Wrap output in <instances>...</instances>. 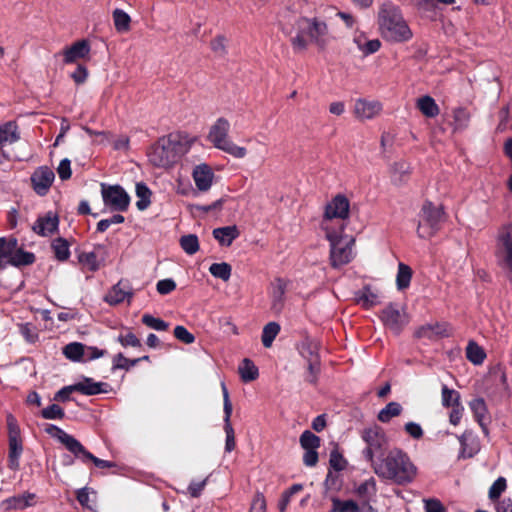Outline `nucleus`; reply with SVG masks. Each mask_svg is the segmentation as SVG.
Masks as SVG:
<instances>
[{"label":"nucleus","mask_w":512,"mask_h":512,"mask_svg":"<svg viewBox=\"0 0 512 512\" xmlns=\"http://www.w3.org/2000/svg\"><path fill=\"white\" fill-rule=\"evenodd\" d=\"M373 470L379 477L399 485L411 483L417 475L416 466L399 448L391 449L384 458L373 463Z\"/></svg>","instance_id":"obj_1"},{"label":"nucleus","mask_w":512,"mask_h":512,"mask_svg":"<svg viewBox=\"0 0 512 512\" xmlns=\"http://www.w3.org/2000/svg\"><path fill=\"white\" fill-rule=\"evenodd\" d=\"M297 33L291 38L294 51L302 52L309 44L324 49L328 43L329 30L325 21L317 17H301L296 21Z\"/></svg>","instance_id":"obj_2"},{"label":"nucleus","mask_w":512,"mask_h":512,"mask_svg":"<svg viewBox=\"0 0 512 512\" xmlns=\"http://www.w3.org/2000/svg\"><path fill=\"white\" fill-rule=\"evenodd\" d=\"M379 27L385 39L391 42H407L413 33L399 8L392 3H383L379 10Z\"/></svg>","instance_id":"obj_3"},{"label":"nucleus","mask_w":512,"mask_h":512,"mask_svg":"<svg viewBox=\"0 0 512 512\" xmlns=\"http://www.w3.org/2000/svg\"><path fill=\"white\" fill-rule=\"evenodd\" d=\"M188 151V141L171 134L155 143L148 152L149 162L155 167L168 168Z\"/></svg>","instance_id":"obj_4"},{"label":"nucleus","mask_w":512,"mask_h":512,"mask_svg":"<svg viewBox=\"0 0 512 512\" xmlns=\"http://www.w3.org/2000/svg\"><path fill=\"white\" fill-rule=\"evenodd\" d=\"M350 204L348 199L341 194L336 195L327 203L324 215L320 224L324 233H332L334 231L344 232L346 228V220L349 217Z\"/></svg>","instance_id":"obj_5"},{"label":"nucleus","mask_w":512,"mask_h":512,"mask_svg":"<svg viewBox=\"0 0 512 512\" xmlns=\"http://www.w3.org/2000/svg\"><path fill=\"white\" fill-rule=\"evenodd\" d=\"M230 122L224 118H218L210 127L208 140L213 146L236 159H243L247 155V149L239 146L229 137Z\"/></svg>","instance_id":"obj_6"},{"label":"nucleus","mask_w":512,"mask_h":512,"mask_svg":"<svg viewBox=\"0 0 512 512\" xmlns=\"http://www.w3.org/2000/svg\"><path fill=\"white\" fill-rule=\"evenodd\" d=\"M361 438L365 443L362 451L363 457L371 463H377V460L384 458L389 448V438L385 431L377 426L365 428L361 433Z\"/></svg>","instance_id":"obj_7"},{"label":"nucleus","mask_w":512,"mask_h":512,"mask_svg":"<svg viewBox=\"0 0 512 512\" xmlns=\"http://www.w3.org/2000/svg\"><path fill=\"white\" fill-rule=\"evenodd\" d=\"M47 432L58 439L71 453H73L77 458L81 459L83 463L91 461L96 467L102 469L112 468L115 466L113 462L102 460L94 456L92 453L87 451L76 438L69 435L61 428L55 425H50L47 428Z\"/></svg>","instance_id":"obj_8"},{"label":"nucleus","mask_w":512,"mask_h":512,"mask_svg":"<svg viewBox=\"0 0 512 512\" xmlns=\"http://www.w3.org/2000/svg\"><path fill=\"white\" fill-rule=\"evenodd\" d=\"M330 243V260L333 267H340L349 263L352 259L353 239L344 232L334 231L331 234L325 233Z\"/></svg>","instance_id":"obj_9"},{"label":"nucleus","mask_w":512,"mask_h":512,"mask_svg":"<svg viewBox=\"0 0 512 512\" xmlns=\"http://www.w3.org/2000/svg\"><path fill=\"white\" fill-rule=\"evenodd\" d=\"M444 218V212L440 206H436L431 202H426L422 209L417 227L418 236L422 239L433 237L440 229L441 222Z\"/></svg>","instance_id":"obj_10"},{"label":"nucleus","mask_w":512,"mask_h":512,"mask_svg":"<svg viewBox=\"0 0 512 512\" xmlns=\"http://www.w3.org/2000/svg\"><path fill=\"white\" fill-rule=\"evenodd\" d=\"M101 194L104 204L112 210L120 212L127 210L130 198L121 186L103 183L101 184Z\"/></svg>","instance_id":"obj_11"},{"label":"nucleus","mask_w":512,"mask_h":512,"mask_svg":"<svg viewBox=\"0 0 512 512\" xmlns=\"http://www.w3.org/2000/svg\"><path fill=\"white\" fill-rule=\"evenodd\" d=\"M497 258L512 282V225L505 226L500 232Z\"/></svg>","instance_id":"obj_12"},{"label":"nucleus","mask_w":512,"mask_h":512,"mask_svg":"<svg viewBox=\"0 0 512 512\" xmlns=\"http://www.w3.org/2000/svg\"><path fill=\"white\" fill-rule=\"evenodd\" d=\"M382 110V102L376 99L358 98L353 105V115L359 121L372 120L378 117Z\"/></svg>","instance_id":"obj_13"},{"label":"nucleus","mask_w":512,"mask_h":512,"mask_svg":"<svg viewBox=\"0 0 512 512\" xmlns=\"http://www.w3.org/2000/svg\"><path fill=\"white\" fill-rule=\"evenodd\" d=\"M107 256V249L104 245H96L92 251L80 252L77 256L78 262L83 271L95 272L97 271L102 263L105 261Z\"/></svg>","instance_id":"obj_14"},{"label":"nucleus","mask_w":512,"mask_h":512,"mask_svg":"<svg viewBox=\"0 0 512 512\" xmlns=\"http://www.w3.org/2000/svg\"><path fill=\"white\" fill-rule=\"evenodd\" d=\"M381 319L384 325L396 334L408 323L407 315L396 304H390L383 309Z\"/></svg>","instance_id":"obj_15"},{"label":"nucleus","mask_w":512,"mask_h":512,"mask_svg":"<svg viewBox=\"0 0 512 512\" xmlns=\"http://www.w3.org/2000/svg\"><path fill=\"white\" fill-rule=\"evenodd\" d=\"M223 393V410H224V431L226 433L225 450L231 452L235 448L234 429L230 422L232 414V404L229 398V393L224 382L221 383Z\"/></svg>","instance_id":"obj_16"},{"label":"nucleus","mask_w":512,"mask_h":512,"mask_svg":"<svg viewBox=\"0 0 512 512\" xmlns=\"http://www.w3.org/2000/svg\"><path fill=\"white\" fill-rule=\"evenodd\" d=\"M19 138L18 127L14 122L9 121L0 125V164L10 160V155L4 150V147L17 142Z\"/></svg>","instance_id":"obj_17"},{"label":"nucleus","mask_w":512,"mask_h":512,"mask_svg":"<svg viewBox=\"0 0 512 512\" xmlns=\"http://www.w3.org/2000/svg\"><path fill=\"white\" fill-rule=\"evenodd\" d=\"M55 179V174L52 169L46 166L37 168L31 176L33 189L35 192L44 196L49 191Z\"/></svg>","instance_id":"obj_18"},{"label":"nucleus","mask_w":512,"mask_h":512,"mask_svg":"<svg viewBox=\"0 0 512 512\" xmlns=\"http://www.w3.org/2000/svg\"><path fill=\"white\" fill-rule=\"evenodd\" d=\"M192 178L199 191L207 192L212 187L214 172L208 164L202 163L193 168Z\"/></svg>","instance_id":"obj_19"},{"label":"nucleus","mask_w":512,"mask_h":512,"mask_svg":"<svg viewBox=\"0 0 512 512\" xmlns=\"http://www.w3.org/2000/svg\"><path fill=\"white\" fill-rule=\"evenodd\" d=\"M450 327L445 322H435L421 326L415 332V336L419 339L437 340L441 337L449 336Z\"/></svg>","instance_id":"obj_20"},{"label":"nucleus","mask_w":512,"mask_h":512,"mask_svg":"<svg viewBox=\"0 0 512 512\" xmlns=\"http://www.w3.org/2000/svg\"><path fill=\"white\" fill-rule=\"evenodd\" d=\"M90 52V45L86 40H80L73 43L70 47L62 51L63 62L71 64L79 59L85 58Z\"/></svg>","instance_id":"obj_21"},{"label":"nucleus","mask_w":512,"mask_h":512,"mask_svg":"<svg viewBox=\"0 0 512 512\" xmlns=\"http://www.w3.org/2000/svg\"><path fill=\"white\" fill-rule=\"evenodd\" d=\"M36 495L34 493H24L5 499L1 502V508L4 510H23L35 505Z\"/></svg>","instance_id":"obj_22"},{"label":"nucleus","mask_w":512,"mask_h":512,"mask_svg":"<svg viewBox=\"0 0 512 512\" xmlns=\"http://www.w3.org/2000/svg\"><path fill=\"white\" fill-rule=\"evenodd\" d=\"M381 295L378 290L365 286L355 293V301L365 309H369L380 303Z\"/></svg>","instance_id":"obj_23"},{"label":"nucleus","mask_w":512,"mask_h":512,"mask_svg":"<svg viewBox=\"0 0 512 512\" xmlns=\"http://www.w3.org/2000/svg\"><path fill=\"white\" fill-rule=\"evenodd\" d=\"M353 42L364 56L376 53L381 47V42L378 39H368L367 36L360 31L355 32Z\"/></svg>","instance_id":"obj_24"},{"label":"nucleus","mask_w":512,"mask_h":512,"mask_svg":"<svg viewBox=\"0 0 512 512\" xmlns=\"http://www.w3.org/2000/svg\"><path fill=\"white\" fill-rule=\"evenodd\" d=\"M59 224L58 217L49 212L43 217H39L35 224L33 225V230L35 233L41 236H47L53 233Z\"/></svg>","instance_id":"obj_25"},{"label":"nucleus","mask_w":512,"mask_h":512,"mask_svg":"<svg viewBox=\"0 0 512 512\" xmlns=\"http://www.w3.org/2000/svg\"><path fill=\"white\" fill-rule=\"evenodd\" d=\"M286 284L282 279H276L271 286V309L280 313L284 305Z\"/></svg>","instance_id":"obj_26"},{"label":"nucleus","mask_w":512,"mask_h":512,"mask_svg":"<svg viewBox=\"0 0 512 512\" xmlns=\"http://www.w3.org/2000/svg\"><path fill=\"white\" fill-rule=\"evenodd\" d=\"M132 298L131 291L122 282L117 283L112 289L106 294L104 300L110 305H118L125 300Z\"/></svg>","instance_id":"obj_27"},{"label":"nucleus","mask_w":512,"mask_h":512,"mask_svg":"<svg viewBox=\"0 0 512 512\" xmlns=\"http://www.w3.org/2000/svg\"><path fill=\"white\" fill-rule=\"evenodd\" d=\"M461 444L460 455L463 458H471L480 450L479 441L471 432H465L459 438Z\"/></svg>","instance_id":"obj_28"},{"label":"nucleus","mask_w":512,"mask_h":512,"mask_svg":"<svg viewBox=\"0 0 512 512\" xmlns=\"http://www.w3.org/2000/svg\"><path fill=\"white\" fill-rule=\"evenodd\" d=\"M469 407L471 411L473 412L475 420L479 423L481 428L483 429V432L485 434L488 433L487 430V406L483 398H475L469 403Z\"/></svg>","instance_id":"obj_29"},{"label":"nucleus","mask_w":512,"mask_h":512,"mask_svg":"<svg viewBox=\"0 0 512 512\" xmlns=\"http://www.w3.org/2000/svg\"><path fill=\"white\" fill-rule=\"evenodd\" d=\"M239 234V230L235 225L219 227L213 230V237L223 246H230Z\"/></svg>","instance_id":"obj_30"},{"label":"nucleus","mask_w":512,"mask_h":512,"mask_svg":"<svg viewBox=\"0 0 512 512\" xmlns=\"http://www.w3.org/2000/svg\"><path fill=\"white\" fill-rule=\"evenodd\" d=\"M416 107L424 116L428 118H433L439 114L438 105L436 104L435 100L428 95L418 98Z\"/></svg>","instance_id":"obj_31"},{"label":"nucleus","mask_w":512,"mask_h":512,"mask_svg":"<svg viewBox=\"0 0 512 512\" xmlns=\"http://www.w3.org/2000/svg\"><path fill=\"white\" fill-rule=\"evenodd\" d=\"M23 451L22 440H9V456H8V466L10 469L16 471L20 466V456Z\"/></svg>","instance_id":"obj_32"},{"label":"nucleus","mask_w":512,"mask_h":512,"mask_svg":"<svg viewBox=\"0 0 512 512\" xmlns=\"http://www.w3.org/2000/svg\"><path fill=\"white\" fill-rule=\"evenodd\" d=\"M115 29L119 33H126L131 28V17L124 10L116 8L112 12Z\"/></svg>","instance_id":"obj_33"},{"label":"nucleus","mask_w":512,"mask_h":512,"mask_svg":"<svg viewBox=\"0 0 512 512\" xmlns=\"http://www.w3.org/2000/svg\"><path fill=\"white\" fill-rule=\"evenodd\" d=\"M73 386L75 392H80L84 395H96L102 392V383L95 382L91 378H84L82 381L73 384Z\"/></svg>","instance_id":"obj_34"},{"label":"nucleus","mask_w":512,"mask_h":512,"mask_svg":"<svg viewBox=\"0 0 512 512\" xmlns=\"http://www.w3.org/2000/svg\"><path fill=\"white\" fill-rule=\"evenodd\" d=\"M35 261V256L33 253L23 251L18 247V243L16 242L15 248L11 254L10 260L8 264L14 266H23L32 264Z\"/></svg>","instance_id":"obj_35"},{"label":"nucleus","mask_w":512,"mask_h":512,"mask_svg":"<svg viewBox=\"0 0 512 512\" xmlns=\"http://www.w3.org/2000/svg\"><path fill=\"white\" fill-rule=\"evenodd\" d=\"M238 372H239L241 380L244 382L254 381L259 375L258 368L248 358H245L240 363V365L238 367Z\"/></svg>","instance_id":"obj_36"},{"label":"nucleus","mask_w":512,"mask_h":512,"mask_svg":"<svg viewBox=\"0 0 512 512\" xmlns=\"http://www.w3.org/2000/svg\"><path fill=\"white\" fill-rule=\"evenodd\" d=\"M356 494L365 501H370L377 492L376 481L373 477L360 483L355 490Z\"/></svg>","instance_id":"obj_37"},{"label":"nucleus","mask_w":512,"mask_h":512,"mask_svg":"<svg viewBox=\"0 0 512 512\" xmlns=\"http://www.w3.org/2000/svg\"><path fill=\"white\" fill-rule=\"evenodd\" d=\"M466 357L474 365H481L486 358V353L476 342L470 341L466 347Z\"/></svg>","instance_id":"obj_38"},{"label":"nucleus","mask_w":512,"mask_h":512,"mask_svg":"<svg viewBox=\"0 0 512 512\" xmlns=\"http://www.w3.org/2000/svg\"><path fill=\"white\" fill-rule=\"evenodd\" d=\"M402 406L398 402H389L378 413V420L382 423H388L392 418L399 416L402 413Z\"/></svg>","instance_id":"obj_39"},{"label":"nucleus","mask_w":512,"mask_h":512,"mask_svg":"<svg viewBox=\"0 0 512 512\" xmlns=\"http://www.w3.org/2000/svg\"><path fill=\"white\" fill-rule=\"evenodd\" d=\"M16 242L15 238H0V266L8 264Z\"/></svg>","instance_id":"obj_40"},{"label":"nucleus","mask_w":512,"mask_h":512,"mask_svg":"<svg viewBox=\"0 0 512 512\" xmlns=\"http://www.w3.org/2000/svg\"><path fill=\"white\" fill-rule=\"evenodd\" d=\"M411 278H412L411 268L404 263H399L398 272H397V276H396L397 288L399 290L408 288L410 285Z\"/></svg>","instance_id":"obj_41"},{"label":"nucleus","mask_w":512,"mask_h":512,"mask_svg":"<svg viewBox=\"0 0 512 512\" xmlns=\"http://www.w3.org/2000/svg\"><path fill=\"white\" fill-rule=\"evenodd\" d=\"M280 332V325L276 322H269L266 324L262 331V343L266 348L271 347L274 339Z\"/></svg>","instance_id":"obj_42"},{"label":"nucleus","mask_w":512,"mask_h":512,"mask_svg":"<svg viewBox=\"0 0 512 512\" xmlns=\"http://www.w3.org/2000/svg\"><path fill=\"white\" fill-rule=\"evenodd\" d=\"M52 249L59 261H65L70 256V245L64 238H57L52 242Z\"/></svg>","instance_id":"obj_43"},{"label":"nucleus","mask_w":512,"mask_h":512,"mask_svg":"<svg viewBox=\"0 0 512 512\" xmlns=\"http://www.w3.org/2000/svg\"><path fill=\"white\" fill-rule=\"evenodd\" d=\"M63 353L66 358L72 361H80L83 360V356L85 354V346L81 343L73 342L64 347Z\"/></svg>","instance_id":"obj_44"},{"label":"nucleus","mask_w":512,"mask_h":512,"mask_svg":"<svg viewBox=\"0 0 512 512\" xmlns=\"http://www.w3.org/2000/svg\"><path fill=\"white\" fill-rule=\"evenodd\" d=\"M332 508L330 512H359V506L354 500H340L332 498Z\"/></svg>","instance_id":"obj_45"},{"label":"nucleus","mask_w":512,"mask_h":512,"mask_svg":"<svg viewBox=\"0 0 512 512\" xmlns=\"http://www.w3.org/2000/svg\"><path fill=\"white\" fill-rule=\"evenodd\" d=\"M231 271H232V268H231V265L226 263V262H222V263H213L210 267H209V272L215 277V278H219L223 281H228L231 277Z\"/></svg>","instance_id":"obj_46"},{"label":"nucleus","mask_w":512,"mask_h":512,"mask_svg":"<svg viewBox=\"0 0 512 512\" xmlns=\"http://www.w3.org/2000/svg\"><path fill=\"white\" fill-rule=\"evenodd\" d=\"M136 195L139 200L136 202V206L139 210H145L150 204L151 191L144 183L136 184Z\"/></svg>","instance_id":"obj_47"},{"label":"nucleus","mask_w":512,"mask_h":512,"mask_svg":"<svg viewBox=\"0 0 512 512\" xmlns=\"http://www.w3.org/2000/svg\"><path fill=\"white\" fill-rule=\"evenodd\" d=\"M409 172L410 165L404 160L396 161L391 165V177L395 182H401Z\"/></svg>","instance_id":"obj_48"},{"label":"nucleus","mask_w":512,"mask_h":512,"mask_svg":"<svg viewBox=\"0 0 512 512\" xmlns=\"http://www.w3.org/2000/svg\"><path fill=\"white\" fill-rule=\"evenodd\" d=\"M181 248L189 255L195 254L199 250V240L194 234L184 235L180 238Z\"/></svg>","instance_id":"obj_49"},{"label":"nucleus","mask_w":512,"mask_h":512,"mask_svg":"<svg viewBox=\"0 0 512 512\" xmlns=\"http://www.w3.org/2000/svg\"><path fill=\"white\" fill-rule=\"evenodd\" d=\"M299 441L304 450L318 449L320 446V438L309 430L301 434Z\"/></svg>","instance_id":"obj_50"},{"label":"nucleus","mask_w":512,"mask_h":512,"mask_svg":"<svg viewBox=\"0 0 512 512\" xmlns=\"http://www.w3.org/2000/svg\"><path fill=\"white\" fill-rule=\"evenodd\" d=\"M507 489V481L504 477H498L489 488L488 497L492 501L499 500L500 496Z\"/></svg>","instance_id":"obj_51"},{"label":"nucleus","mask_w":512,"mask_h":512,"mask_svg":"<svg viewBox=\"0 0 512 512\" xmlns=\"http://www.w3.org/2000/svg\"><path fill=\"white\" fill-rule=\"evenodd\" d=\"M460 395L457 391L448 388L446 385L442 387V404L445 407H453L456 403H460Z\"/></svg>","instance_id":"obj_52"},{"label":"nucleus","mask_w":512,"mask_h":512,"mask_svg":"<svg viewBox=\"0 0 512 512\" xmlns=\"http://www.w3.org/2000/svg\"><path fill=\"white\" fill-rule=\"evenodd\" d=\"M76 497L78 502L85 508L91 509L92 504L95 502V492L90 491L88 488H81L77 490Z\"/></svg>","instance_id":"obj_53"},{"label":"nucleus","mask_w":512,"mask_h":512,"mask_svg":"<svg viewBox=\"0 0 512 512\" xmlns=\"http://www.w3.org/2000/svg\"><path fill=\"white\" fill-rule=\"evenodd\" d=\"M142 322L151 329L157 331H165L168 328V323L160 318H156L150 314H144L142 316Z\"/></svg>","instance_id":"obj_54"},{"label":"nucleus","mask_w":512,"mask_h":512,"mask_svg":"<svg viewBox=\"0 0 512 512\" xmlns=\"http://www.w3.org/2000/svg\"><path fill=\"white\" fill-rule=\"evenodd\" d=\"M41 414L44 419H62L64 417L63 409L56 404L44 408Z\"/></svg>","instance_id":"obj_55"},{"label":"nucleus","mask_w":512,"mask_h":512,"mask_svg":"<svg viewBox=\"0 0 512 512\" xmlns=\"http://www.w3.org/2000/svg\"><path fill=\"white\" fill-rule=\"evenodd\" d=\"M124 222V217L120 214H115L108 219H102L97 224L98 232H105L111 225L120 224Z\"/></svg>","instance_id":"obj_56"},{"label":"nucleus","mask_w":512,"mask_h":512,"mask_svg":"<svg viewBox=\"0 0 512 512\" xmlns=\"http://www.w3.org/2000/svg\"><path fill=\"white\" fill-rule=\"evenodd\" d=\"M174 336L185 344H191L195 341L194 335L181 325L174 328Z\"/></svg>","instance_id":"obj_57"},{"label":"nucleus","mask_w":512,"mask_h":512,"mask_svg":"<svg viewBox=\"0 0 512 512\" xmlns=\"http://www.w3.org/2000/svg\"><path fill=\"white\" fill-rule=\"evenodd\" d=\"M7 427H8V434H9V440H20V428L17 423V420L15 417L11 414L7 416Z\"/></svg>","instance_id":"obj_58"},{"label":"nucleus","mask_w":512,"mask_h":512,"mask_svg":"<svg viewBox=\"0 0 512 512\" xmlns=\"http://www.w3.org/2000/svg\"><path fill=\"white\" fill-rule=\"evenodd\" d=\"M249 512H266V500L261 492L254 495Z\"/></svg>","instance_id":"obj_59"},{"label":"nucleus","mask_w":512,"mask_h":512,"mask_svg":"<svg viewBox=\"0 0 512 512\" xmlns=\"http://www.w3.org/2000/svg\"><path fill=\"white\" fill-rule=\"evenodd\" d=\"M226 42L224 36H217L211 41L210 47L215 54L223 56L226 53Z\"/></svg>","instance_id":"obj_60"},{"label":"nucleus","mask_w":512,"mask_h":512,"mask_svg":"<svg viewBox=\"0 0 512 512\" xmlns=\"http://www.w3.org/2000/svg\"><path fill=\"white\" fill-rule=\"evenodd\" d=\"M176 288V283L172 279H163L158 281L156 285L157 292L161 295H166L174 291Z\"/></svg>","instance_id":"obj_61"},{"label":"nucleus","mask_w":512,"mask_h":512,"mask_svg":"<svg viewBox=\"0 0 512 512\" xmlns=\"http://www.w3.org/2000/svg\"><path fill=\"white\" fill-rule=\"evenodd\" d=\"M57 173L62 180H67L71 177V162L69 159L61 160L57 167Z\"/></svg>","instance_id":"obj_62"},{"label":"nucleus","mask_w":512,"mask_h":512,"mask_svg":"<svg viewBox=\"0 0 512 512\" xmlns=\"http://www.w3.org/2000/svg\"><path fill=\"white\" fill-rule=\"evenodd\" d=\"M405 432L414 439H420L423 436L422 427L415 422H408L404 426Z\"/></svg>","instance_id":"obj_63"},{"label":"nucleus","mask_w":512,"mask_h":512,"mask_svg":"<svg viewBox=\"0 0 512 512\" xmlns=\"http://www.w3.org/2000/svg\"><path fill=\"white\" fill-rule=\"evenodd\" d=\"M426 512H444L445 509L441 502L437 499H426L424 500Z\"/></svg>","instance_id":"obj_64"}]
</instances>
